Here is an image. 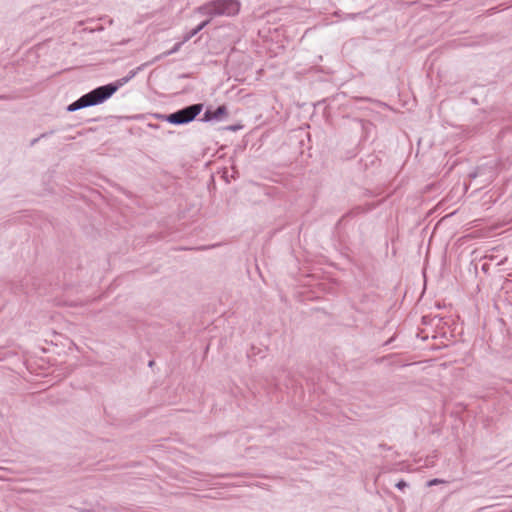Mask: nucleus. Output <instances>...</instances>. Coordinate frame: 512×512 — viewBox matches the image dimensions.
<instances>
[{"mask_svg":"<svg viewBox=\"0 0 512 512\" xmlns=\"http://www.w3.org/2000/svg\"><path fill=\"white\" fill-rule=\"evenodd\" d=\"M396 487L400 490L404 489L405 487H407V483L403 480L399 481L397 484H396Z\"/></svg>","mask_w":512,"mask_h":512,"instance_id":"nucleus-9","label":"nucleus"},{"mask_svg":"<svg viewBox=\"0 0 512 512\" xmlns=\"http://www.w3.org/2000/svg\"><path fill=\"white\" fill-rule=\"evenodd\" d=\"M183 43H184L183 41L176 43L171 50L164 52L162 55L158 56L157 59H160L162 57H167V56H170V55L178 52Z\"/></svg>","mask_w":512,"mask_h":512,"instance_id":"nucleus-7","label":"nucleus"},{"mask_svg":"<svg viewBox=\"0 0 512 512\" xmlns=\"http://www.w3.org/2000/svg\"><path fill=\"white\" fill-rule=\"evenodd\" d=\"M446 483L445 480L443 479H439V478H434V479H431L427 482V486L428 487H431V486H434V485H438V484H444Z\"/></svg>","mask_w":512,"mask_h":512,"instance_id":"nucleus-8","label":"nucleus"},{"mask_svg":"<svg viewBox=\"0 0 512 512\" xmlns=\"http://www.w3.org/2000/svg\"><path fill=\"white\" fill-rule=\"evenodd\" d=\"M140 70V68H137L135 70H131L127 76L125 77H122L118 80H116L114 83H110V84H107V85H103V86H100L99 88L102 90V91H106V93L108 92L109 94H107V99L110 98L120 87H122L123 85H125L126 83H128L132 78H134L136 76V74L138 73V71Z\"/></svg>","mask_w":512,"mask_h":512,"instance_id":"nucleus-4","label":"nucleus"},{"mask_svg":"<svg viewBox=\"0 0 512 512\" xmlns=\"http://www.w3.org/2000/svg\"><path fill=\"white\" fill-rule=\"evenodd\" d=\"M203 109V104H193L167 116V121L174 125H182L193 121Z\"/></svg>","mask_w":512,"mask_h":512,"instance_id":"nucleus-3","label":"nucleus"},{"mask_svg":"<svg viewBox=\"0 0 512 512\" xmlns=\"http://www.w3.org/2000/svg\"><path fill=\"white\" fill-rule=\"evenodd\" d=\"M228 111L225 105L219 106L216 110L207 109L203 114L202 121H221L226 118Z\"/></svg>","mask_w":512,"mask_h":512,"instance_id":"nucleus-5","label":"nucleus"},{"mask_svg":"<svg viewBox=\"0 0 512 512\" xmlns=\"http://www.w3.org/2000/svg\"><path fill=\"white\" fill-rule=\"evenodd\" d=\"M37 141H38V139H37V138H36V139H34V140H32L31 145H34Z\"/></svg>","mask_w":512,"mask_h":512,"instance_id":"nucleus-10","label":"nucleus"},{"mask_svg":"<svg viewBox=\"0 0 512 512\" xmlns=\"http://www.w3.org/2000/svg\"><path fill=\"white\" fill-rule=\"evenodd\" d=\"M107 94H109V93L108 92L106 93V91L105 92L102 91L98 87V88L90 91L89 93L81 96L75 102L71 103L68 106L67 110L69 112H74V111H77V110L85 108V107L101 104L105 100H107Z\"/></svg>","mask_w":512,"mask_h":512,"instance_id":"nucleus-2","label":"nucleus"},{"mask_svg":"<svg viewBox=\"0 0 512 512\" xmlns=\"http://www.w3.org/2000/svg\"><path fill=\"white\" fill-rule=\"evenodd\" d=\"M209 22H210V19H207V20L203 21L202 23H200L197 27L192 29L190 32L185 34V36L183 37V42L189 41L192 37H194L202 29H204L209 24Z\"/></svg>","mask_w":512,"mask_h":512,"instance_id":"nucleus-6","label":"nucleus"},{"mask_svg":"<svg viewBox=\"0 0 512 512\" xmlns=\"http://www.w3.org/2000/svg\"><path fill=\"white\" fill-rule=\"evenodd\" d=\"M240 9L241 3L239 0H211L199 6L196 12L212 19L219 16H236Z\"/></svg>","mask_w":512,"mask_h":512,"instance_id":"nucleus-1","label":"nucleus"}]
</instances>
